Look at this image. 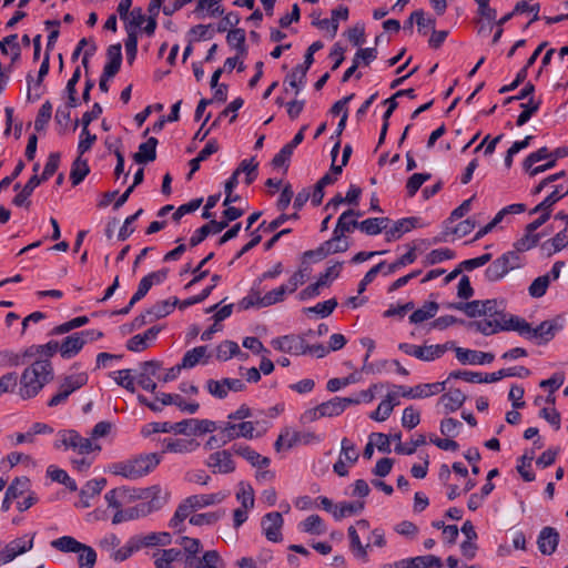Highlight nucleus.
<instances>
[{
	"label": "nucleus",
	"instance_id": "54",
	"mask_svg": "<svg viewBox=\"0 0 568 568\" xmlns=\"http://www.w3.org/2000/svg\"><path fill=\"white\" fill-rule=\"evenodd\" d=\"M540 104L541 101L535 100L534 97H531L527 102L521 103L520 106L523 108V112L518 115L516 124L518 126L526 124L530 118L539 110Z\"/></svg>",
	"mask_w": 568,
	"mask_h": 568
},
{
	"label": "nucleus",
	"instance_id": "35",
	"mask_svg": "<svg viewBox=\"0 0 568 568\" xmlns=\"http://www.w3.org/2000/svg\"><path fill=\"white\" fill-rule=\"evenodd\" d=\"M88 379L89 377L87 373L68 375L62 379L59 389L67 392L68 396H70L73 392L84 386L88 383Z\"/></svg>",
	"mask_w": 568,
	"mask_h": 568
},
{
	"label": "nucleus",
	"instance_id": "32",
	"mask_svg": "<svg viewBox=\"0 0 568 568\" xmlns=\"http://www.w3.org/2000/svg\"><path fill=\"white\" fill-rule=\"evenodd\" d=\"M338 19L347 20L348 19V8L347 7H338L332 11L331 19H323L316 22L315 24L321 29H331L332 36L334 37L338 30Z\"/></svg>",
	"mask_w": 568,
	"mask_h": 568
},
{
	"label": "nucleus",
	"instance_id": "44",
	"mask_svg": "<svg viewBox=\"0 0 568 568\" xmlns=\"http://www.w3.org/2000/svg\"><path fill=\"white\" fill-rule=\"evenodd\" d=\"M364 501H344L335 505L333 516L336 520H341L344 517L359 514L364 509Z\"/></svg>",
	"mask_w": 568,
	"mask_h": 568
},
{
	"label": "nucleus",
	"instance_id": "21",
	"mask_svg": "<svg viewBox=\"0 0 568 568\" xmlns=\"http://www.w3.org/2000/svg\"><path fill=\"white\" fill-rule=\"evenodd\" d=\"M358 403L359 399L334 397L331 400L320 404L317 410L322 414V417L338 416L348 405Z\"/></svg>",
	"mask_w": 568,
	"mask_h": 568
},
{
	"label": "nucleus",
	"instance_id": "11",
	"mask_svg": "<svg viewBox=\"0 0 568 568\" xmlns=\"http://www.w3.org/2000/svg\"><path fill=\"white\" fill-rule=\"evenodd\" d=\"M271 344L275 349L293 355H304L308 348L304 337L298 335L281 336L273 339Z\"/></svg>",
	"mask_w": 568,
	"mask_h": 568
},
{
	"label": "nucleus",
	"instance_id": "42",
	"mask_svg": "<svg viewBox=\"0 0 568 568\" xmlns=\"http://www.w3.org/2000/svg\"><path fill=\"white\" fill-rule=\"evenodd\" d=\"M354 210L349 209L341 214L337 220V224L334 229L335 234L345 235V233L353 232L354 229H359V222L353 219Z\"/></svg>",
	"mask_w": 568,
	"mask_h": 568
},
{
	"label": "nucleus",
	"instance_id": "34",
	"mask_svg": "<svg viewBox=\"0 0 568 568\" xmlns=\"http://www.w3.org/2000/svg\"><path fill=\"white\" fill-rule=\"evenodd\" d=\"M225 497H226V495L223 493H215V494L192 495L187 498L195 510V509H201V508H204L207 506L220 504L225 499Z\"/></svg>",
	"mask_w": 568,
	"mask_h": 568
},
{
	"label": "nucleus",
	"instance_id": "18",
	"mask_svg": "<svg viewBox=\"0 0 568 568\" xmlns=\"http://www.w3.org/2000/svg\"><path fill=\"white\" fill-rule=\"evenodd\" d=\"M60 444L65 448H72L79 454H89L93 449L90 438L82 437L78 432L70 429L60 433Z\"/></svg>",
	"mask_w": 568,
	"mask_h": 568
},
{
	"label": "nucleus",
	"instance_id": "29",
	"mask_svg": "<svg viewBox=\"0 0 568 568\" xmlns=\"http://www.w3.org/2000/svg\"><path fill=\"white\" fill-rule=\"evenodd\" d=\"M164 445H165L164 452L186 454V453L194 452L200 446V443L196 442L195 439L166 438V439H164Z\"/></svg>",
	"mask_w": 568,
	"mask_h": 568
},
{
	"label": "nucleus",
	"instance_id": "4",
	"mask_svg": "<svg viewBox=\"0 0 568 568\" xmlns=\"http://www.w3.org/2000/svg\"><path fill=\"white\" fill-rule=\"evenodd\" d=\"M52 379L53 368L51 362L48 358L38 359L23 371L20 379V394L23 398H31Z\"/></svg>",
	"mask_w": 568,
	"mask_h": 568
},
{
	"label": "nucleus",
	"instance_id": "10",
	"mask_svg": "<svg viewBox=\"0 0 568 568\" xmlns=\"http://www.w3.org/2000/svg\"><path fill=\"white\" fill-rule=\"evenodd\" d=\"M36 534H27L8 542L0 551V566L13 561L33 548Z\"/></svg>",
	"mask_w": 568,
	"mask_h": 568
},
{
	"label": "nucleus",
	"instance_id": "51",
	"mask_svg": "<svg viewBox=\"0 0 568 568\" xmlns=\"http://www.w3.org/2000/svg\"><path fill=\"white\" fill-rule=\"evenodd\" d=\"M140 549L141 548L138 541V536H133L123 547L116 549L115 552H112L111 559L116 562H122L130 558L133 552L139 551Z\"/></svg>",
	"mask_w": 568,
	"mask_h": 568
},
{
	"label": "nucleus",
	"instance_id": "16",
	"mask_svg": "<svg viewBox=\"0 0 568 568\" xmlns=\"http://www.w3.org/2000/svg\"><path fill=\"white\" fill-rule=\"evenodd\" d=\"M284 520L282 514L278 511L268 513L263 516L261 526L265 537L273 542H277L282 539L281 529Z\"/></svg>",
	"mask_w": 568,
	"mask_h": 568
},
{
	"label": "nucleus",
	"instance_id": "50",
	"mask_svg": "<svg viewBox=\"0 0 568 568\" xmlns=\"http://www.w3.org/2000/svg\"><path fill=\"white\" fill-rule=\"evenodd\" d=\"M226 42L229 45L234 47L239 54L242 57L246 55L247 48L245 45V31L244 29H232L226 36Z\"/></svg>",
	"mask_w": 568,
	"mask_h": 568
},
{
	"label": "nucleus",
	"instance_id": "15",
	"mask_svg": "<svg viewBox=\"0 0 568 568\" xmlns=\"http://www.w3.org/2000/svg\"><path fill=\"white\" fill-rule=\"evenodd\" d=\"M205 464L214 474H230L235 470L231 452L226 449L211 454Z\"/></svg>",
	"mask_w": 568,
	"mask_h": 568
},
{
	"label": "nucleus",
	"instance_id": "9",
	"mask_svg": "<svg viewBox=\"0 0 568 568\" xmlns=\"http://www.w3.org/2000/svg\"><path fill=\"white\" fill-rule=\"evenodd\" d=\"M515 320H517V316H511L509 318L504 320V317L500 318H494V317H486L479 321L469 322L467 324V327L469 329H474L476 332H479L484 335H493L501 331H514L515 332Z\"/></svg>",
	"mask_w": 568,
	"mask_h": 568
},
{
	"label": "nucleus",
	"instance_id": "60",
	"mask_svg": "<svg viewBox=\"0 0 568 568\" xmlns=\"http://www.w3.org/2000/svg\"><path fill=\"white\" fill-rule=\"evenodd\" d=\"M565 196L566 194L560 192L559 186H556L555 190L542 202H540L530 211V214L538 213L539 211H549L550 213L551 206Z\"/></svg>",
	"mask_w": 568,
	"mask_h": 568
},
{
	"label": "nucleus",
	"instance_id": "27",
	"mask_svg": "<svg viewBox=\"0 0 568 568\" xmlns=\"http://www.w3.org/2000/svg\"><path fill=\"white\" fill-rule=\"evenodd\" d=\"M467 396L458 388L450 389L443 394L439 398V404L445 408V413H453L459 409L466 402Z\"/></svg>",
	"mask_w": 568,
	"mask_h": 568
},
{
	"label": "nucleus",
	"instance_id": "53",
	"mask_svg": "<svg viewBox=\"0 0 568 568\" xmlns=\"http://www.w3.org/2000/svg\"><path fill=\"white\" fill-rule=\"evenodd\" d=\"M207 346H197L187 351L181 362V367L193 368L203 357H205Z\"/></svg>",
	"mask_w": 568,
	"mask_h": 568
},
{
	"label": "nucleus",
	"instance_id": "36",
	"mask_svg": "<svg viewBox=\"0 0 568 568\" xmlns=\"http://www.w3.org/2000/svg\"><path fill=\"white\" fill-rule=\"evenodd\" d=\"M88 379L89 377L87 373L68 375L62 379L59 389L67 392L68 396H70L73 392L84 386L88 383Z\"/></svg>",
	"mask_w": 568,
	"mask_h": 568
},
{
	"label": "nucleus",
	"instance_id": "23",
	"mask_svg": "<svg viewBox=\"0 0 568 568\" xmlns=\"http://www.w3.org/2000/svg\"><path fill=\"white\" fill-rule=\"evenodd\" d=\"M226 226L227 221L211 220L209 223L204 224L194 232V234L190 239V245L192 247L199 245L205 240L207 235L217 234L222 232Z\"/></svg>",
	"mask_w": 568,
	"mask_h": 568
},
{
	"label": "nucleus",
	"instance_id": "30",
	"mask_svg": "<svg viewBox=\"0 0 568 568\" xmlns=\"http://www.w3.org/2000/svg\"><path fill=\"white\" fill-rule=\"evenodd\" d=\"M40 178L38 174H33L29 181L24 184V186L20 190V192L13 197L12 203L16 206H30L29 197L37 186L40 185Z\"/></svg>",
	"mask_w": 568,
	"mask_h": 568
},
{
	"label": "nucleus",
	"instance_id": "63",
	"mask_svg": "<svg viewBox=\"0 0 568 568\" xmlns=\"http://www.w3.org/2000/svg\"><path fill=\"white\" fill-rule=\"evenodd\" d=\"M51 115H52V104L49 102V101H45L39 112H38V115L36 118V121H34V129L36 131H42L44 130L45 125L49 123L50 119H51Z\"/></svg>",
	"mask_w": 568,
	"mask_h": 568
},
{
	"label": "nucleus",
	"instance_id": "19",
	"mask_svg": "<svg viewBox=\"0 0 568 568\" xmlns=\"http://www.w3.org/2000/svg\"><path fill=\"white\" fill-rule=\"evenodd\" d=\"M456 358L462 364H470V365H483L489 364L494 361V354L485 353L480 351H474L463 347H455Z\"/></svg>",
	"mask_w": 568,
	"mask_h": 568
},
{
	"label": "nucleus",
	"instance_id": "13",
	"mask_svg": "<svg viewBox=\"0 0 568 568\" xmlns=\"http://www.w3.org/2000/svg\"><path fill=\"white\" fill-rule=\"evenodd\" d=\"M155 568H176V565L184 567V548L160 549L153 554Z\"/></svg>",
	"mask_w": 568,
	"mask_h": 568
},
{
	"label": "nucleus",
	"instance_id": "38",
	"mask_svg": "<svg viewBox=\"0 0 568 568\" xmlns=\"http://www.w3.org/2000/svg\"><path fill=\"white\" fill-rule=\"evenodd\" d=\"M171 432H175L176 434L185 433L186 432V423H174V424L169 423V422L151 423L142 430V433L144 435H150L152 433H171Z\"/></svg>",
	"mask_w": 568,
	"mask_h": 568
},
{
	"label": "nucleus",
	"instance_id": "62",
	"mask_svg": "<svg viewBox=\"0 0 568 568\" xmlns=\"http://www.w3.org/2000/svg\"><path fill=\"white\" fill-rule=\"evenodd\" d=\"M549 286V275H542L532 281L528 287L529 295L535 298L544 296Z\"/></svg>",
	"mask_w": 568,
	"mask_h": 568
},
{
	"label": "nucleus",
	"instance_id": "41",
	"mask_svg": "<svg viewBox=\"0 0 568 568\" xmlns=\"http://www.w3.org/2000/svg\"><path fill=\"white\" fill-rule=\"evenodd\" d=\"M194 511L192 504L186 498L183 503H181L172 519L170 520V527L176 529L179 532L183 531L181 527L183 521Z\"/></svg>",
	"mask_w": 568,
	"mask_h": 568
},
{
	"label": "nucleus",
	"instance_id": "24",
	"mask_svg": "<svg viewBox=\"0 0 568 568\" xmlns=\"http://www.w3.org/2000/svg\"><path fill=\"white\" fill-rule=\"evenodd\" d=\"M232 450L236 455L245 458L253 467L263 468V467H267L271 463L268 457H264V456L260 455L257 452L252 449L250 446L235 444L232 446Z\"/></svg>",
	"mask_w": 568,
	"mask_h": 568
},
{
	"label": "nucleus",
	"instance_id": "59",
	"mask_svg": "<svg viewBox=\"0 0 568 568\" xmlns=\"http://www.w3.org/2000/svg\"><path fill=\"white\" fill-rule=\"evenodd\" d=\"M326 252L329 254L342 253L348 250L349 244L341 234H335L333 231V237L324 242Z\"/></svg>",
	"mask_w": 568,
	"mask_h": 568
},
{
	"label": "nucleus",
	"instance_id": "17",
	"mask_svg": "<svg viewBox=\"0 0 568 568\" xmlns=\"http://www.w3.org/2000/svg\"><path fill=\"white\" fill-rule=\"evenodd\" d=\"M168 268H162L142 277V280L139 283L136 292L131 297V305H134L140 300H142L154 284L163 283L168 277Z\"/></svg>",
	"mask_w": 568,
	"mask_h": 568
},
{
	"label": "nucleus",
	"instance_id": "25",
	"mask_svg": "<svg viewBox=\"0 0 568 568\" xmlns=\"http://www.w3.org/2000/svg\"><path fill=\"white\" fill-rule=\"evenodd\" d=\"M87 343V338L74 333L67 336L60 345V354L63 358H72L75 356Z\"/></svg>",
	"mask_w": 568,
	"mask_h": 568
},
{
	"label": "nucleus",
	"instance_id": "12",
	"mask_svg": "<svg viewBox=\"0 0 568 568\" xmlns=\"http://www.w3.org/2000/svg\"><path fill=\"white\" fill-rule=\"evenodd\" d=\"M447 381L429 384H419L414 387L398 386L400 395L406 398H426L446 389Z\"/></svg>",
	"mask_w": 568,
	"mask_h": 568
},
{
	"label": "nucleus",
	"instance_id": "58",
	"mask_svg": "<svg viewBox=\"0 0 568 568\" xmlns=\"http://www.w3.org/2000/svg\"><path fill=\"white\" fill-rule=\"evenodd\" d=\"M105 485H106L105 478L91 479V480L87 481L84 487L81 489L80 497L82 499L94 497L102 491V489L105 487Z\"/></svg>",
	"mask_w": 568,
	"mask_h": 568
},
{
	"label": "nucleus",
	"instance_id": "64",
	"mask_svg": "<svg viewBox=\"0 0 568 568\" xmlns=\"http://www.w3.org/2000/svg\"><path fill=\"white\" fill-rule=\"evenodd\" d=\"M345 458L346 462H348L351 465H354L359 455L356 450V447L355 445L348 439V438H343L342 442H341V455H339V458Z\"/></svg>",
	"mask_w": 568,
	"mask_h": 568
},
{
	"label": "nucleus",
	"instance_id": "55",
	"mask_svg": "<svg viewBox=\"0 0 568 568\" xmlns=\"http://www.w3.org/2000/svg\"><path fill=\"white\" fill-rule=\"evenodd\" d=\"M300 528L308 534L322 535L326 531V527L318 515H311L300 524Z\"/></svg>",
	"mask_w": 568,
	"mask_h": 568
},
{
	"label": "nucleus",
	"instance_id": "46",
	"mask_svg": "<svg viewBox=\"0 0 568 568\" xmlns=\"http://www.w3.org/2000/svg\"><path fill=\"white\" fill-rule=\"evenodd\" d=\"M438 308V303L427 302L420 308L412 313L409 321L414 324L423 323L429 318H433L436 315Z\"/></svg>",
	"mask_w": 568,
	"mask_h": 568
},
{
	"label": "nucleus",
	"instance_id": "45",
	"mask_svg": "<svg viewBox=\"0 0 568 568\" xmlns=\"http://www.w3.org/2000/svg\"><path fill=\"white\" fill-rule=\"evenodd\" d=\"M394 394H387L386 398L382 400L377 408L371 414V418L377 422L386 420L390 416L394 406L398 404V402H394Z\"/></svg>",
	"mask_w": 568,
	"mask_h": 568
},
{
	"label": "nucleus",
	"instance_id": "52",
	"mask_svg": "<svg viewBox=\"0 0 568 568\" xmlns=\"http://www.w3.org/2000/svg\"><path fill=\"white\" fill-rule=\"evenodd\" d=\"M90 169L88 165L87 160L82 159V155L79 154V156L74 160L72 164V169L70 172V179L73 185L80 184L84 178L89 174Z\"/></svg>",
	"mask_w": 568,
	"mask_h": 568
},
{
	"label": "nucleus",
	"instance_id": "14",
	"mask_svg": "<svg viewBox=\"0 0 568 568\" xmlns=\"http://www.w3.org/2000/svg\"><path fill=\"white\" fill-rule=\"evenodd\" d=\"M254 430L255 427L252 422H242L240 424L229 422L221 428V439L222 443H230L239 437L253 438Z\"/></svg>",
	"mask_w": 568,
	"mask_h": 568
},
{
	"label": "nucleus",
	"instance_id": "33",
	"mask_svg": "<svg viewBox=\"0 0 568 568\" xmlns=\"http://www.w3.org/2000/svg\"><path fill=\"white\" fill-rule=\"evenodd\" d=\"M389 222L388 217H369L359 222V230L367 235H377L387 230Z\"/></svg>",
	"mask_w": 568,
	"mask_h": 568
},
{
	"label": "nucleus",
	"instance_id": "7",
	"mask_svg": "<svg viewBox=\"0 0 568 568\" xmlns=\"http://www.w3.org/2000/svg\"><path fill=\"white\" fill-rule=\"evenodd\" d=\"M521 266V256L517 252L508 251L496 258L485 271L488 282L501 280L510 271Z\"/></svg>",
	"mask_w": 568,
	"mask_h": 568
},
{
	"label": "nucleus",
	"instance_id": "48",
	"mask_svg": "<svg viewBox=\"0 0 568 568\" xmlns=\"http://www.w3.org/2000/svg\"><path fill=\"white\" fill-rule=\"evenodd\" d=\"M58 351H60V345L57 341H50L44 345H32L24 351V355L29 357L36 356H53Z\"/></svg>",
	"mask_w": 568,
	"mask_h": 568
},
{
	"label": "nucleus",
	"instance_id": "49",
	"mask_svg": "<svg viewBox=\"0 0 568 568\" xmlns=\"http://www.w3.org/2000/svg\"><path fill=\"white\" fill-rule=\"evenodd\" d=\"M400 438V433L395 434L393 436V439L397 442V445L395 446V452L397 454L413 455L416 452L417 447L426 444V437L423 434L417 435L416 438L412 440L409 446L404 445Z\"/></svg>",
	"mask_w": 568,
	"mask_h": 568
},
{
	"label": "nucleus",
	"instance_id": "39",
	"mask_svg": "<svg viewBox=\"0 0 568 568\" xmlns=\"http://www.w3.org/2000/svg\"><path fill=\"white\" fill-rule=\"evenodd\" d=\"M481 303H483V311L485 310V313H483V316L494 317V318L504 317V320L513 316L511 314H508L505 312L506 305H505L504 301L486 300V301H481Z\"/></svg>",
	"mask_w": 568,
	"mask_h": 568
},
{
	"label": "nucleus",
	"instance_id": "2",
	"mask_svg": "<svg viewBox=\"0 0 568 568\" xmlns=\"http://www.w3.org/2000/svg\"><path fill=\"white\" fill-rule=\"evenodd\" d=\"M176 544L184 548V568H224V561L216 550H203L200 539L181 537Z\"/></svg>",
	"mask_w": 568,
	"mask_h": 568
},
{
	"label": "nucleus",
	"instance_id": "57",
	"mask_svg": "<svg viewBox=\"0 0 568 568\" xmlns=\"http://www.w3.org/2000/svg\"><path fill=\"white\" fill-rule=\"evenodd\" d=\"M241 353L239 345L233 341H224L216 347V358L225 362Z\"/></svg>",
	"mask_w": 568,
	"mask_h": 568
},
{
	"label": "nucleus",
	"instance_id": "5",
	"mask_svg": "<svg viewBox=\"0 0 568 568\" xmlns=\"http://www.w3.org/2000/svg\"><path fill=\"white\" fill-rule=\"evenodd\" d=\"M514 324L515 332L527 339H537L538 344L550 342L562 329L559 318L544 321L534 328L525 318L517 316Z\"/></svg>",
	"mask_w": 568,
	"mask_h": 568
},
{
	"label": "nucleus",
	"instance_id": "22",
	"mask_svg": "<svg viewBox=\"0 0 568 568\" xmlns=\"http://www.w3.org/2000/svg\"><path fill=\"white\" fill-rule=\"evenodd\" d=\"M422 224L419 223V219L412 216L405 217L396 221L390 229L386 230V240L388 242L398 240L403 234L412 231L415 227H419Z\"/></svg>",
	"mask_w": 568,
	"mask_h": 568
},
{
	"label": "nucleus",
	"instance_id": "1",
	"mask_svg": "<svg viewBox=\"0 0 568 568\" xmlns=\"http://www.w3.org/2000/svg\"><path fill=\"white\" fill-rule=\"evenodd\" d=\"M138 497L141 499L138 505L126 509L119 508L116 510L112 518L113 525L145 517L159 510L165 504V498L161 496V488L158 485L141 490Z\"/></svg>",
	"mask_w": 568,
	"mask_h": 568
},
{
	"label": "nucleus",
	"instance_id": "56",
	"mask_svg": "<svg viewBox=\"0 0 568 568\" xmlns=\"http://www.w3.org/2000/svg\"><path fill=\"white\" fill-rule=\"evenodd\" d=\"M30 490V479L26 476L16 477L12 483L7 488V494L9 497H14V499L21 497L24 493Z\"/></svg>",
	"mask_w": 568,
	"mask_h": 568
},
{
	"label": "nucleus",
	"instance_id": "28",
	"mask_svg": "<svg viewBox=\"0 0 568 568\" xmlns=\"http://www.w3.org/2000/svg\"><path fill=\"white\" fill-rule=\"evenodd\" d=\"M106 58L108 62L105 63L103 70H105L106 75H115L121 68L122 63V47L120 43L111 44L106 49Z\"/></svg>",
	"mask_w": 568,
	"mask_h": 568
},
{
	"label": "nucleus",
	"instance_id": "8",
	"mask_svg": "<svg viewBox=\"0 0 568 568\" xmlns=\"http://www.w3.org/2000/svg\"><path fill=\"white\" fill-rule=\"evenodd\" d=\"M398 348L409 356H414L424 362H432L440 358L448 349L454 348V343L447 342L445 344L424 345L418 346L408 343H400Z\"/></svg>",
	"mask_w": 568,
	"mask_h": 568
},
{
	"label": "nucleus",
	"instance_id": "43",
	"mask_svg": "<svg viewBox=\"0 0 568 568\" xmlns=\"http://www.w3.org/2000/svg\"><path fill=\"white\" fill-rule=\"evenodd\" d=\"M140 548L152 546H169L172 537L169 532H151L145 536H138Z\"/></svg>",
	"mask_w": 568,
	"mask_h": 568
},
{
	"label": "nucleus",
	"instance_id": "61",
	"mask_svg": "<svg viewBox=\"0 0 568 568\" xmlns=\"http://www.w3.org/2000/svg\"><path fill=\"white\" fill-rule=\"evenodd\" d=\"M287 293L286 287L284 285L278 286L270 292H267L264 296L261 297L260 307L271 306L284 300L285 294Z\"/></svg>",
	"mask_w": 568,
	"mask_h": 568
},
{
	"label": "nucleus",
	"instance_id": "26",
	"mask_svg": "<svg viewBox=\"0 0 568 568\" xmlns=\"http://www.w3.org/2000/svg\"><path fill=\"white\" fill-rule=\"evenodd\" d=\"M156 138H149L146 142L139 145V151L133 154V160L139 164H146L153 162L156 159Z\"/></svg>",
	"mask_w": 568,
	"mask_h": 568
},
{
	"label": "nucleus",
	"instance_id": "40",
	"mask_svg": "<svg viewBox=\"0 0 568 568\" xmlns=\"http://www.w3.org/2000/svg\"><path fill=\"white\" fill-rule=\"evenodd\" d=\"M178 304L179 300L176 297H173L172 300L161 301L151 306L146 311V314L151 317L150 321H152L153 318H162L169 315Z\"/></svg>",
	"mask_w": 568,
	"mask_h": 568
},
{
	"label": "nucleus",
	"instance_id": "31",
	"mask_svg": "<svg viewBox=\"0 0 568 568\" xmlns=\"http://www.w3.org/2000/svg\"><path fill=\"white\" fill-rule=\"evenodd\" d=\"M181 423H186V432L183 435H196L212 433L216 430V424L209 419H184Z\"/></svg>",
	"mask_w": 568,
	"mask_h": 568
},
{
	"label": "nucleus",
	"instance_id": "37",
	"mask_svg": "<svg viewBox=\"0 0 568 568\" xmlns=\"http://www.w3.org/2000/svg\"><path fill=\"white\" fill-rule=\"evenodd\" d=\"M88 379L89 377L87 373L68 375L62 379L59 389L67 392L68 396H70L73 392L84 386L88 383Z\"/></svg>",
	"mask_w": 568,
	"mask_h": 568
},
{
	"label": "nucleus",
	"instance_id": "47",
	"mask_svg": "<svg viewBox=\"0 0 568 568\" xmlns=\"http://www.w3.org/2000/svg\"><path fill=\"white\" fill-rule=\"evenodd\" d=\"M348 537H349V547L354 552L355 557L366 561L367 560V549L371 547V542L367 545H362L357 530L354 526L348 527Z\"/></svg>",
	"mask_w": 568,
	"mask_h": 568
},
{
	"label": "nucleus",
	"instance_id": "3",
	"mask_svg": "<svg viewBox=\"0 0 568 568\" xmlns=\"http://www.w3.org/2000/svg\"><path fill=\"white\" fill-rule=\"evenodd\" d=\"M162 454H141L133 458L118 462L111 465V473L130 480L142 478L150 474L161 463Z\"/></svg>",
	"mask_w": 568,
	"mask_h": 568
},
{
	"label": "nucleus",
	"instance_id": "20",
	"mask_svg": "<svg viewBox=\"0 0 568 568\" xmlns=\"http://www.w3.org/2000/svg\"><path fill=\"white\" fill-rule=\"evenodd\" d=\"M559 544V532L552 527H544L538 536L537 545L542 555H552Z\"/></svg>",
	"mask_w": 568,
	"mask_h": 568
},
{
	"label": "nucleus",
	"instance_id": "6",
	"mask_svg": "<svg viewBox=\"0 0 568 568\" xmlns=\"http://www.w3.org/2000/svg\"><path fill=\"white\" fill-rule=\"evenodd\" d=\"M51 547L61 552L78 554L79 568H93L97 562L95 550L71 536H62L50 542Z\"/></svg>",
	"mask_w": 568,
	"mask_h": 568
}]
</instances>
